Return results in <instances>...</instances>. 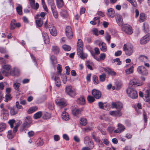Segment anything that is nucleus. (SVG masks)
Masks as SVG:
<instances>
[{"instance_id": "2f4dec72", "label": "nucleus", "mask_w": 150, "mask_h": 150, "mask_svg": "<svg viewBox=\"0 0 150 150\" xmlns=\"http://www.w3.org/2000/svg\"><path fill=\"white\" fill-rule=\"evenodd\" d=\"M21 85L20 83L16 82L13 83V86L15 90L18 91L20 90V87Z\"/></svg>"}, {"instance_id": "412c9836", "label": "nucleus", "mask_w": 150, "mask_h": 150, "mask_svg": "<svg viewBox=\"0 0 150 150\" xmlns=\"http://www.w3.org/2000/svg\"><path fill=\"white\" fill-rule=\"evenodd\" d=\"M115 12L113 9L112 8H109L107 13V15L108 17L113 18L115 16Z\"/></svg>"}, {"instance_id": "680f3d73", "label": "nucleus", "mask_w": 150, "mask_h": 150, "mask_svg": "<svg viewBox=\"0 0 150 150\" xmlns=\"http://www.w3.org/2000/svg\"><path fill=\"white\" fill-rule=\"evenodd\" d=\"M5 101L6 102H7L9 100L11 99V95L10 94H7L5 96Z\"/></svg>"}, {"instance_id": "4c0bfd02", "label": "nucleus", "mask_w": 150, "mask_h": 150, "mask_svg": "<svg viewBox=\"0 0 150 150\" xmlns=\"http://www.w3.org/2000/svg\"><path fill=\"white\" fill-rule=\"evenodd\" d=\"M57 5L58 8H60L64 5L63 0H57Z\"/></svg>"}, {"instance_id": "69168bd1", "label": "nucleus", "mask_w": 150, "mask_h": 150, "mask_svg": "<svg viewBox=\"0 0 150 150\" xmlns=\"http://www.w3.org/2000/svg\"><path fill=\"white\" fill-rule=\"evenodd\" d=\"M114 62H117V64L118 65H120L121 64V62L120 61V58H116V59H114L113 60Z\"/></svg>"}, {"instance_id": "864d4df0", "label": "nucleus", "mask_w": 150, "mask_h": 150, "mask_svg": "<svg viewBox=\"0 0 150 150\" xmlns=\"http://www.w3.org/2000/svg\"><path fill=\"white\" fill-rule=\"evenodd\" d=\"M133 66L131 67L129 69H127L125 70V72L127 74H129L133 73Z\"/></svg>"}, {"instance_id": "79ce46f5", "label": "nucleus", "mask_w": 150, "mask_h": 150, "mask_svg": "<svg viewBox=\"0 0 150 150\" xmlns=\"http://www.w3.org/2000/svg\"><path fill=\"white\" fill-rule=\"evenodd\" d=\"M51 117V115L50 113L45 112L43 114L42 117L44 119H47L50 118Z\"/></svg>"}, {"instance_id": "4be33fe9", "label": "nucleus", "mask_w": 150, "mask_h": 150, "mask_svg": "<svg viewBox=\"0 0 150 150\" xmlns=\"http://www.w3.org/2000/svg\"><path fill=\"white\" fill-rule=\"evenodd\" d=\"M146 94L144 97L143 99L146 101L149 102L150 101V89H147L146 91Z\"/></svg>"}, {"instance_id": "6e6d98bb", "label": "nucleus", "mask_w": 150, "mask_h": 150, "mask_svg": "<svg viewBox=\"0 0 150 150\" xmlns=\"http://www.w3.org/2000/svg\"><path fill=\"white\" fill-rule=\"evenodd\" d=\"M115 129V127L113 126H110L107 128V131L110 133H112Z\"/></svg>"}, {"instance_id": "3c124183", "label": "nucleus", "mask_w": 150, "mask_h": 150, "mask_svg": "<svg viewBox=\"0 0 150 150\" xmlns=\"http://www.w3.org/2000/svg\"><path fill=\"white\" fill-rule=\"evenodd\" d=\"M57 67V74H58L61 75V72L62 70V68L61 65L58 64Z\"/></svg>"}, {"instance_id": "a18cd8bd", "label": "nucleus", "mask_w": 150, "mask_h": 150, "mask_svg": "<svg viewBox=\"0 0 150 150\" xmlns=\"http://www.w3.org/2000/svg\"><path fill=\"white\" fill-rule=\"evenodd\" d=\"M61 16L63 17H65L68 15V13L65 10H62L60 12Z\"/></svg>"}, {"instance_id": "49530a36", "label": "nucleus", "mask_w": 150, "mask_h": 150, "mask_svg": "<svg viewBox=\"0 0 150 150\" xmlns=\"http://www.w3.org/2000/svg\"><path fill=\"white\" fill-rule=\"evenodd\" d=\"M93 80L94 82V84H98L99 82L98 77L95 75L93 76Z\"/></svg>"}, {"instance_id": "37998d69", "label": "nucleus", "mask_w": 150, "mask_h": 150, "mask_svg": "<svg viewBox=\"0 0 150 150\" xmlns=\"http://www.w3.org/2000/svg\"><path fill=\"white\" fill-rule=\"evenodd\" d=\"M106 75L104 73H103L101 75L99 76L100 80L101 82H104L105 79Z\"/></svg>"}, {"instance_id": "bf43d9fd", "label": "nucleus", "mask_w": 150, "mask_h": 150, "mask_svg": "<svg viewBox=\"0 0 150 150\" xmlns=\"http://www.w3.org/2000/svg\"><path fill=\"white\" fill-rule=\"evenodd\" d=\"M15 120L14 119L10 120L8 122V123L10 125L11 127L13 128V124L15 122Z\"/></svg>"}, {"instance_id": "7ed1b4c3", "label": "nucleus", "mask_w": 150, "mask_h": 150, "mask_svg": "<svg viewBox=\"0 0 150 150\" xmlns=\"http://www.w3.org/2000/svg\"><path fill=\"white\" fill-rule=\"evenodd\" d=\"M123 49L126 54L128 56L132 55L133 52V47L131 45L127 46L126 44H125L123 45Z\"/></svg>"}, {"instance_id": "39448f33", "label": "nucleus", "mask_w": 150, "mask_h": 150, "mask_svg": "<svg viewBox=\"0 0 150 150\" xmlns=\"http://www.w3.org/2000/svg\"><path fill=\"white\" fill-rule=\"evenodd\" d=\"M65 91L71 97L75 96L76 94L75 90L71 86L66 87Z\"/></svg>"}, {"instance_id": "052dcab7", "label": "nucleus", "mask_w": 150, "mask_h": 150, "mask_svg": "<svg viewBox=\"0 0 150 150\" xmlns=\"http://www.w3.org/2000/svg\"><path fill=\"white\" fill-rule=\"evenodd\" d=\"M128 1L134 7H135L137 6V3L135 0H129Z\"/></svg>"}, {"instance_id": "e2e57ef3", "label": "nucleus", "mask_w": 150, "mask_h": 150, "mask_svg": "<svg viewBox=\"0 0 150 150\" xmlns=\"http://www.w3.org/2000/svg\"><path fill=\"white\" fill-rule=\"evenodd\" d=\"M106 57L105 54L104 53H101L100 56L99 57L101 61L104 60Z\"/></svg>"}, {"instance_id": "5701e85b", "label": "nucleus", "mask_w": 150, "mask_h": 150, "mask_svg": "<svg viewBox=\"0 0 150 150\" xmlns=\"http://www.w3.org/2000/svg\"><path fill=\"white\" fill-rule=\"evenodd\" d=\"M147 16L145 13H142L140 14L139 21L140 23L143 22L146 20Z\"/></svg>"}, {"instance_id": "f257e3e1", "label": "nucleus", "mask_w": 150, "mask_h": 150, "mask_svg": "<svg viewBox=\"0 0 150 150\" xmlns=\"http://www.w3.org/2000/svg\"><path fill=\"white\" fill-rule=\"evenodd\" d=\"M32 118L30 116L27 117L22 125V127L21 129V131H23L26 128L29 127L32 123Z\"/></svg>"}, {"instance_id": "b1692460", "label": "nucleus", "mask_w": 150, "mask_h": 150, "mask_svg": "<svg viewBox=\"0 0 150 150\" xmlns=\"http://www.w3.org/2000/svg\"><path fill=\"white\" fill-rule=\"evenodd\" d=\"M20 73L19 70L17 68H14L13 69L10 71V74L12 76H18Z\"/></svg>"}, {"instance_id": "0e129e2a", "label": "nucleus", "mask_w": 150, "mask_h": 150, "mask_svg": "<svg viewBox=\"0 0 150 150\" xmlns=\"http://www.w3.org/2000/svg\"><path fill=\"white\" fill-rule=\"evenodd\" d=\"M122 83L121 82L117 83L116 86V89L117 90H119L121 87Z\"/></svg>"}, {"instance_id": "9b49d317", "label": "nucleus", "mask_w": 150, "mask_h": 150, "mask_svg": "<svg viewBox=\"0 0 150 150\" xmlns=\"http://www.w3.org/2000/svg\"><path fill=\"white\" fill-rule=\"evenodd\" d=\"M35 19L37 25L39 27H41L43 24V20L44 18H41L40 17V15L38 14L36 16Z\"/></svg>"}, {"instance_id": "f704fd0d", "label": "nucleus", "mask_w": 150, "mask_h": 150, "mask_svg": "<svg viewBox=\"0 0 150 150\" xmlns=\"http://www.w3.org/2000/svg\"><path fill=\"white\" fill-rule=\"evenodd\" d=\"M16 9L19 15H21L22 14V6L18 4V6L16 7Z\"/></svg>"}, {"instance_id": "4d7b16f0", "label": "nucleus", "mask_w": 150, "mask_h": 150, "mask_svg": "<svg viewBox=\"0 0 150 150\" xmlns=\"http://www.w3.org/2000/svg\"><path fill=\"white\" fill-rule=\"evenodd\" d=\"M62 48L64 50L66 51H69L71 50V47L67 45H63Z\"/></svg>"}, {"instance_id": "6e6552de", "label": "nucleus", "mask_w": 150, "mask_h": 150, "mask_svg": "<svg viewBox=\"0 0 150 150\" xmlns=\"http://www.w3.org/2000/svg\"><path fill=\"white\" fill-rule=\"evenodd\" d=\"M137 71L139 74L142 75L146 76L148 74V70L143 66H139L137 69Z\"/></svg>"}, {"instance_id": "ea45409f", "label": "nucleus", "mask_w": 150, "mask_h": 150, "mask_svg": "<svg viewBox=\"0 0 150 150\" xmlns=\"http://www.w3.org/2000/svg\"><path fill=\"white\" fill-rule=\"evenodd\" d=\"M38 108L36 106H34L31 107L28 111V114H31L36 110Z\"/></svg>"}, {"instance_id": "6ab92c4d", "label": "nucleus", "mask_w": 150, "mask_h": 150, "mask_svg": "<svg viewBox=\"0 0 150 150\" xmlns=\"http://www.w3.org/2000/svg\"><path fill=\"white\" fill-rule=\"evenodd\" d=\"M82 110H83L82 108H76L72 110V114L74 115L77 116L81 114V112Z\"/></svg>"}, {"instance_id": "dca6fc26", "label": "nucleus", "mask_w": 150, "mask_h": 150, "mask_svg": "<svg viewBox=\"0 0 150 150\" xmlns=\"http://www.w3.org/2000/svg\"><path fill=\"white\" fill-rule=\"evenodd\" d=\"M115 19L116 22L119 26H121L123 25V21L121 15L117 14L115 16Z\"/></svg>"}, {"instance_id": "423d86ee", "label": "nucleus", "mask_w": 150, "mask_h": 150, "mask_svg": "<svg viewBox=\"0 0 150 150\" xmlns=\"http://www.w3.org/2000/svg\"><path fill=\"white\" fill-rule=\"evenodd\" d=\"M84 143L86 145L89 146L91 149H92L94 147V145L92 142L91 139L88 136L85 137L83 139Z\"/></svg>"}, {"instance_id": "c756f323", "label": "nucleus", "mask_w": 150, "mask_h": 150, "mask_svg": "<svg viewBox=\"0 0 150 150\" xmlns=\"http://www.w3.org/2000/svg\"><path fill=\"white\" fill-rule=\"evenodd\" d=\"M56 85L58 87H59L61 85L59 77L57 76H55L54 78Z\"/></svg>"}, {"instance_id": "1a4fd4ad", "label": "nucleus", "mask_w": 150, "mask_h": 150, "mask_svg": "<svg viewBox=\"0 0 150 150\" xmlns=\"http://www.w3.org/2000/svg\"><path fill=\"white\" fill-rule=\"evenodd\" d=\"M77 54L79 57L81 58L84 59L87 57V54L83 53V47H77Z\"/></svg>"}, {"instance_id": "9d476101", "label": "nucleus", "mask_w": 150, "mask_h": 150, "mask_svg": "<svg viewBox=\"0 0 150 150\" xmlns=\"http://www.w3.org/2000/svg\"><path fill=\"white\" fill-rule=\"evenodd\" d=\"M65 33L67 38L71 39L73 38V35L71 27L69 26L67 27L65 29Z\"/></svg>"}, {"instance_id": "a211bd4d", "label": "nucleus", "mask_w": 150, "mask_h": 150, "mask_svg": "<svg viewBox=\"0 0 150 150\" xmlns=\"http://www.w3.org/2000/svg\"><path fill=\"white\" fill-rule=\"evenodd\" d=\"M98 105L99 108L100 109L108 110L110 109L109 104H106L105 103H103L101 102H100L98 103Z\"/></svg>"}, {"instance_id": "aec40b11", "label": "nucleus", "mask_w": 150, "mask_h": 150, "mask_svg": "<svg viewBox=\"0 0 150 150\" xmlns=\"http://www.w3.org/2000/svg\"><path fill=\"white\" fill-rule=\"evenodd\" d=\"M31 7L33 8L36 10L39 8V4L38 3H36L35 4V0H29Z\"/></svg>"}, {"instance_id": "58836bf2", "label": "nucleus", "mask_w": 150, "mask_h": 150, "mask_svg": "<svg viewBox=\"0 0 150 150\" xmlns=\"http://www.w3.org/2000/svg\"><path fill=\"white\" fill-rule=\"evenodd\" d=\"M80 123L81 125H86L87 123L86 119L84 118H81L80 120Z\"/></svg>"}, {"instance_id": "c9c22d12", "label": "nucleus", "mask_w": 150, "mask_h": 150, "mask_svg": "<svg viewBox=\"0 0 150 150\" xmlns=\"http://www.w3.org/2000/svg\"><path fill=\"white\" fill-rule=\"evenodd\" d=\"M139 59L140 60L144 62H147L149 60L148 58L144 55H141L139 57Z\"/></svg>"}, {"instance_id": "c85d7f7f", "label": "nucleus", "mask_w": 150, "mask_h": 150, "mask_svg": "<svg viewBox=\"0 0 150 150\" xmlns=\"http://www.w3.org/2000/svg\"><path fill=\"white\" fill-rule=\"evenodd\" d=\"M77 103L79 104L83 105L85 104V100L83 97H81L77 100Z\"/></svg>"}, {"instance_id": "de8ad7c7", "label": "nucleus", "mask_w": 150, "mask_h": 150, "mask_svg": "<svg viewBox=\"0 0 150 150\" xmlns=\"http://www.w3.org/2000/svg\"><path fill=\"white\" fill-rule=\"evenodd\" d=\"M44 144V142L43 140L40 138L38 139L37 145L38 146H42Z\"/></svg>"}, {"instance_id": "cd10ccee", "label": "nucleus", "mask_w": 150, "mask_h": 150, "mask_svg": "<svg viewBox=\"0 0 150 150\" xmlns=\"http://www.w3.org/2000/svg\"><path fill=\"white\" fill-rule=\"evenodd\" d=\"M62 117L63 120H64L67 121L69 119V115L66 112H63Z\"/></svg>"}, {"instance_id": "13d9d810", "label": "nucleus", "mask_w": 150, "mask_h": 150, "mask_svg": "<svg viewBox=\"0 0 150 150\" xmlns=\"http://www.w3.org/2000/svg\"><path fill=\"white\" fill-rule=\"evenodd\" d=\"M61 78L63 82L65 83L67 81V79L66 76L65 74H63Z\"/></svg>"}, {"instance_id": "a878e982", "label": "nucleus", "mask_w": 150, "mask_h": 150, "mask_svg": "<svg viewBox=\"0 0 150 150\" xmlns=\"http://www.w3.org/2000/svg\"><path fill=\"white\" fill-rule=\"evenodd\" d=\"M50 62L53 66L55 67L57 63V60L56 58L54 55H52L50 57Z\"/></svg>"}, {"instance_id": "473e14b6", "label": "nucleus", "mask_w": 150, "mask_h": 150, "mask_svg": "<svg viewBox=\"0 0 150 150\" xmlns=\"http://www.w3.org/2000/svg\"><path fill=\"white\" fill-rule=\"evenodd\" d=\"M105 38L108 43L109 44L110 42L111 36L107 32H105Z\"/></svg>"}, {"instance_id": "c03bdc74", "label": "nucleus", "mask_w": 150, "mask_h": 150, "mask_svg": "<svg viewBox=\"0 0 150 150\" xmlns=\"http://www.w3.org/2000/svg\"><path fill=\"white\" fill-rule=\"evenodd\" d=\"M14 134L11 130H9L8 131L7 137L9 139H11L13 138Z\"/></svg>"}, {"instance_id": "f03ea898", "label": "nucleus", "mask_w": 150, "mask_h": 150, "mask_svg": "<svg viewBox=\"0 0 150 150\" xmlns=\"http://www.w3.org/2000/svg\"><path fill=\"white\" fill-rule=\"evenodd\" d=\"M121 26L122 27V30L126 34L131 35L132 33V28L130 25L127 24H124Z\"/></svg>"}, {"instance_id": "8fccbe9b", "label": "nucleus", "mask_w": 150, "mask_h": 150, "mask_svg": "<svg viewBox=\"0 0 150 150\" xmlns=\"http://www.w3.org/2000/svg\"><path fill=\"white\" fill-rule=\"evenodd\" d=\"M6 125L3 123H0V132L4 130L6 128Z\"/></svg>"}, {"instance_id": "f8f14e48", "label": "nucleus", "mask_w": 150, "mask_h": 150, "mask_svg": "<svg viewBox=\"0 0 150 150\" xmlns=\"http://www.w3.org/2000/svg\"><path fill=\"white\" fill-rule=\"evenodd\" d=\"M48 28L51 35L53 36H56L57 33V31L53 25L51 23H50L48 25Z\"/></svg>"}, {"instance_id": "5fc2aeb1", "label": "nucleus", "mask_w": 150, "mask_h": 150, "mask_svg": "<svg viewBox=\"0 0 150 150\" xmlns=\"http://www.w3.org/2000/svg\"><path fill=\"white\" fill-rule=\"evenodd\" d=\"M94 98L93 96H89L87 97V100L89 103H92L95 101Z\"/></svg>"}, {"instance_id": "4468645a", "label": "nucleus", "mask_w": 150, "mask_h": 150, "mask_svg": "<svg viewBox=\"0 0 150 150\" xmlns=\"http://www.w3.org/2000/svg\"><path fill=\"white\" fill-rule=\"evenodd\" d=\"M123 105L120 102H112L111 104V108H116L120 110L122 108Z\"/></svg>"}, {"instance_id": "f3484780", "label": "nucleus", "mask_w": 150, "mask_h": 150, "mask_svg": "<svg viewBox=\"0 0 150 150\" xmlns=\"http://www.w3.org/2000/svg\"><path fill=\"white\" fill-rule=\"evenodd\" d=\"M117 127V128L114 131L115 133H120L123 132L125 129L124 126L120 123L118 124Z\"/></svg>"}, {"instance_id": "603ef678", "label": "nucleus", "mask_w": 150, "mask_h": 150, "mask_svg": "<svg viewBox=\"0 0 150 150\" xmlns=\"http://www.w3.org/2000/svg\"><path fill=\"white\" fill-rule=\"evenodd\" d=\"M130 85H137V86H139L140 85H141L142 84V83H141V84H139L138 83H137L136 82V81L135 80H131L129 82Z\"/></svg>"}, {"instance_id": "774afa93", "label": "nucleus", "mask_w": 150, "mask_h": 150, "mask_svg": "<svg viewBox=\"0 0 150 150\" xmlns=\"http://www.w3.org/2000/svg\"><path fill=\"white\" fill-rule=\"evenodd\" d=\"M50 6L51 7V10L52 12L57 11L56 8L54 4Z\"/></svg>"}, {"instance_id": "393cba45", "label": "nucleus", "mask_w": 150, "mask_h": 150, "mask_svg": "<svg viewBox=\"0 0 150 150\" xmlns=\"http://www.w3.org/2000/svg\"><path fill=\"white\" fill-rule=\"evenodd\" d=\"M99 46L100 50L103 52L107 51V46L106 44L103 42H101L99 44Z\"/></svg>"}, {"instance_id": "a19ab883", "label": "nucleus", "mask_w": 150, "mask_h": 150, "mask_svg": "<svg viewBox=\"0 0 150 150\" xmlns=\"http://www.w3.org/2000/svg\"><path fill=\"white\" fill-rule=\"evenodd\" d=\"M103 125L101 124L98 127V129L100 131L101 134L103 135H106L107 134V133L106 132L103 130L101 128L102 127Z\"/></svg>"}, {"instance_id": "0eeeda50", "label": "nucleus", "mask_w": 150, "mask_h": 150, "mask_svg": "<svg viewBox=\"0 0 150 150\" xmlns=\"http://www.w3.org/2000/svg\"><path fill=\"white\" fill-rule=\"evenodd\" d=\"M55 102L61 108L66 105V102L64 99L63 98H60L59 97H58L55 100Z\"/></svg>"}, {"instance_id": "bb28decb", "label": "nucleus", "mask_w": 150, "mask_h": 150, "mask_svg": "<svg viewBox=\"0 0 150 150\" xmlns=\"http://www.w3.org/2000/svg\"><path fill=\"white\" fill-rule=\"evenodd\" d=\"M18 109L15 106H14L11 108L10 111V113L12 115H14L17 114L18 112Z\"/></svg>"}, {"instance_id": "338daca9", "label": "nucleus", "mask_w": 150, "mask_h": 150, "mask_svg": "<svg viewBox=\"0 0 150 150\" xmlns=\"http://www.w3.org/2000/svg\"><path fill=\"white\" fill-rule=\"evenodd\" d=\"M92 31L93 34L96 35H99V33L98 30L96 28H94L93 30Z\"/></svg>"}, {"instance_id": "e433bc0d", "label": "nucleus", "mask_w": 150, "mask_h": 150, "mask_svg": "<svg viewBox=\"0 0 150 150\" xmlns=\"http://www.w3.org/2000/svg\"><path fill=\"white\" fill-rule=\"evenodd\" d=\"M16 21L15 20L13 19L11 21L10 24V29L13 30L16 27Z\"/></svg>"}, {"instance_id": "09e8293b", "label": "nucleus", "mask_w": 150, "mask_h": 150, "mask_svg": "<svg viewBox=\"0 0 150 150\" xmlns=\"http://www.w3.org/2000/svg\"><path fill=\"white\" fill-rule=\"evenodd\" d=\"M77 47H83V44L82 40L80 39H79L77 42Z\"/></svg>"}, {"instance_id": "ddd939ff", "label": "nucleus", "mask_w": 150, "mask_h": 150, "mask_svg": "<svg viewBox=\"0 0 150 150\" xmlns=\"http://www.w3.org/2000/svg\"><path fill=\"white\" fill-rule=\"evenodd\" d=\"M92 94L93 96L96 99H99L101 96L100 91L96 89H93L92 91Z\"/></svg>"}, {"instance_id": "20e7f679", "label": "nucleus", "mask_w": 150, "mask_h": 150, "mask_svg": "<svg viewBox=\"0 0 150 150\" xmlns=\"http://www.w3.org/2000/svg\"><path fill=\"white\" fill-rule=\"evenodd\" d=\"M127 92L129 96L132 99H135L138 97L137 91L132 88H129Z\"/></svg>"}, {"instance_id": "2eb2a0df", "label": "nucleus", "mask_w": 150, "mask_h": 150, "mask_svg": "<svg viewBox=\"0 0 150 150\" xmlns=\"http://www.w3.org/2000/svg\"><path fill=\"white\" fill-rule=\"evenodd\" d=\"M150 40V34H147L142 37L140 40L141 44H143L146 43Z\"/></svg>"}, {"instance_id": "7c9ffc66", "label": "nucleus", "mask_w": 150, "mask_h": 150, "mask_svg": "<svg viewBox=\"0 0 150 150\" xmlns=\"http://www.w3.org/2000/svg\"><path fill=\"white\" fill-rule=\"evenodd\" d=\"M52 52L55 54H58L59 52V47L56 46H52Z\"/></svg>"}, {"instance_id": "72a5a7b5", "label": "nucleus", "mask_w": 150, "mask_h": 150, "mask_svg": "<svg viewBox=\"0 0 150 150\" xmlns=\"http://www.w3.org/2000/svg\"><path fill=\"white\" fill-rule=\"evenodd\" d=\"M42 115V112L41 111H39L34 114L33 115V118L35 119H37L40 118Z\"/></svg>"}]
</instances>
